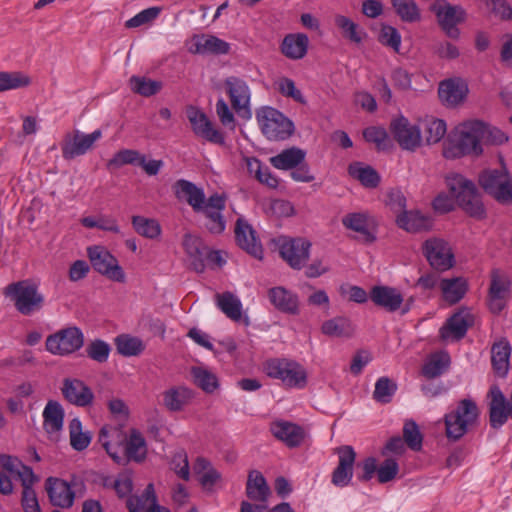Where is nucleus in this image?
Segmentation results:
<instances>
[{"label":"nucleus","instance_id":"f257e3e1","mask_svg":"<svg viewBox=\"0 0 512 512\" xmlns=\"http://www.w3.org/2000/svg\"><path fill=\"white\" fill-rule=\"evenodd\" d=\"M446 185L456 200L457 205L470 217L477 220L486 218V208L481 193L475 183L461 174L446 176Z\"/></svg>","mask_w":512,"mask_h":512},{"label":"nucleus","instance_id":"f03ea898","mask_svg":"<svg viewBox=\"0 0 512 512\" xmlns=\"http://www.w3.org/2000/svg\"><path fill=\"white\" fill-rule=\"evenodd\" d=\"M479 120H470L459 124L450 135L449 143L444 148L446 158L456 159L463 156L478 157L482 155L479 133Z\"/></svg>","mask_w":512,"mask_h":512},{"label":"nucleus","instance_id":"7ed1b4c3","mask_svg":"<svg viewBox=\"0 0 512 512\" xmlns=\"http://www.w3.org/2000/svg\"><path fill=\"white\" fill-rule=\"evenodd\" d=\"M499 169L483 170L478 176L480 187L495 201L502 205L512 204V178L504 159L500 156Z\"/></svg>","mask_w":512,"mask_h":512},{"label":"nucleus","instance_id":"20e7f679","mask_svg":"<svg viewBox=\"0 0 512 512\" xmlns=\"http://www.w3.org/2000/svg\"><path fill=\"white\" fill-rule=\"evenodd\" d=\"M479 409L471 399L461 400L456 409L444 417L446 437L451 441L460 440L471 427L477 424Z\"/></svg>","mask_w":512,"mask_h":512},{"label":"nucleus","instance_id":"39448f33","mask_svg":"<svg viewBox=\"0 0 512 512\" xmlns=\"http://www.w3.org/2000/svg\"><path fill=\"white\" fill-rule=\"evenodd\" d=\"M4 295L9 297L16 310L25 316L42 309L44 296L39 292L38 285L31 280H21L7 285Z\"/></svg>","mask_w":512,"mask_h":512},{"label":"nucleus","instance_id":"423d86ee","mask_svg":"<svg viewBox=\"0 0 512 512\" xmlns=\"http://www.w3.org/2000/svg\"><path fill=\"white\" fill-rule=\"evenodd\" d=\"M265 372L271 378L280 379L286 386L302 388L307 383L305 369L288 359H270L265 363Z\"/></svg>","mask_w":512,"mask_h":512},{"label":"nucleus","instance_id":"0eeeda50","mask_svg":"<svg viewBox=\"0 0 512 512\" xmlns=\"http://www.w3.org/2000/svg\"><path fill=\"white\" fill-rule=\"evenodd\" d=\"M435 14L439 27L447 37L458 39L460 30L457 25L466 20V11L460 5H452L446 0H435L430 7Z\"/></svg>","mask_w":512,"mask_h":512},{"label":"nucleus","instance_id":"6e6552de","mask_svg":"<svg viewBox=\"0 0 512 512\" xmlns=\"http://www.w3.org/2000/svg\"><path fill=\"white\" fill-rule=\"evenodd\" d=\"M257 120L262 133L270 140L286 139L294 130L293 123L272 107L261 108L257 112Z\"/></svg>","mask_w":512,"mask_h":512},{"label":"nucleus","instance_id":"1a4fd4ad","mask_svg":"<svg viewBox=\"0 0 512 512\" xmlns=\"http://www.w3.org/2000/svg\"><path fill=\"white\" fill-rule=\"evenodd\" d=\"M84 343L81 330L75 326L60 329L46 338V350L53 355L68 356L78 351Z\"/></svg>","mask_w":512,"mask_h":512},{"label":"nucleus","instance_id":"9d476101","mask_svg":"<svg viewBox=\"0 0 512 512\" xmlns=\"http://www.w3.org/2000/svg\"><path fill=\"white\" fill-rule=\"evenodd\" d=\"M224 85L236 114L243 119H250L252 116L251 90L247 82L240 77L230 76L225 79Z\"/></svg>","mask_w":512,"mask_h":512},{"label":"nucleus","instance_id":"9b49d317","mask_svg":"<svg viewBox=\"0 0 512 512\" xmlns=\"http://www.w3.org/2000/svg\"><path fill=\"white\" fill-rule=\"evenodd\" d=\"M489 422L492 428L499 429L508 420L512 419V394L507 399L497 385L491 386L488 392Z\"/></svg>","mask_w":512,"mask_h":512},{"label":"nucleus","instance_id":"f8f14e48","mask_svg":"<svg viewBox=\"0 0 512 512\" xmlns=\"http://www.w3.org/2000/svg\"><path fill=\"white\" fill-rule=\"evenodd\" d=\"M475 316L468 308H460L452 314L440 329L444 341H459L465 337L467 330L474 325Z\"/></svg>","mask_w":512,"mask_h":512},{"label":"nucleus","instance_id":"ddd939ff","mask_svg":"<svg viewBox=\"0 0 512 512\" xmlns=\"http://www.w3.org/2000/svg\"><path fill=\"white\" fill-rule=\"evenodd\" d=\"M423 253L435 270L445 271L453 266L454 255L448 243L443 239L426 240L423 244Z\"/></svg>","mask_w":512,"mask_h":512},{"label":"nucleus","instance_id":"4468645a","mask_svg":"<svg viewBox=\"0 0 512 512\" xmlns=\"http://www.w3.org/2000/svg\"><path fill=\"white\" fill-rule=\"evenodd\" d=\"M390 131L395 141L402 149L414 151L421 145V130L412 125L403 116L393 119L390 123Z\"/></svg>","mask_w":512,"mask_h":512},{"label":"nucleus","instance_id":"2eb2a0df","mask_svg":"<svg viewBox=\"0 0 512 512\" xmlns=\"http://www.w3.org/2000/svg\"><path fill=\"white\" fill-rule=\"evenodd\" d=\"M225 206V195L215 193L207 199L206 204L201 208L200 212L207 218L205 226L210 233L221 234L224 232L226 221L222 215V211L225 209Z\"/></svg>","mask_w":512,"mask_h":512},{"label":"nucleus","instance_id":"dca6fc26","mask_svg":"<svg viewBox=\"0 0 512 512\" xmlns=\"http://www.w3.org/2000/svg\"><path fill=\"white\" fill-rule=\"evenodd\" d=\"M339 457L337 467L332 472L331 482L337 487H346L353 477L356 453L352 446L343 445L335 449Z\"/></svg>","mask_w":512,"mask_h":512},{"label":"nucleus","instance_id":"f3484780","mask_svg":"<svg viewBox=\"0 0 512 512\" xmlns=\"http://www.w3.org/2000/svg\"><path fill=\"white\" fill-rule=\"evenodd\" d=\"M311 243L304 238L284 241L280 246V255L291 268L300 270L308 261Z\"/></svg>","mask_w":512,"mask_h":512},{"label":"nucleus","instance_id":"a211bd4d","mask_svg":"<svg viewBox=\"0 0 512 512\" xmlns=\"http://www.w3.org/2000/svg\"><path fill=\"white\" fill-rule=\"evenodd\" d=\"M511 282L509 278L495 269L491 273L489 288V308L493 313H500L506 306Z\"/></svg>","mask_w":512,"mask_h":512},{"label":"nucleus","instance_id":"6ab92c4d","mask_svg":"<svg viewBox=\"0 0 512 512\" xmlns=\"http://www.w3.org/2000/svg\"><path fill=\"white\" fill-rule=\"evenodd\" d=\"M186 114L196 135L212 143H224L222 133L213 128L212 123L209 121L205 113L194 106H190L187 108Z\"/></svg>","mask_w":512,"mask_h":512},{"label":"nucleus","instance_id":"aec40b11","mask_svg":"<svg viewBox=\"0 0 512 512\" xmlns=\"http://www.w3.org/2000/svg\"><path fill=\"white\" fill-rule=\"evenodd\" d=\"M95 141L96 131L90 134L80 131L67 133L61 143L62 155L67 160L74 159L85 154Z\"/></svg>","mask_w":512,"mask_h":512},{"label":"nucleus","instance_id":"412c9836","mask_svg":"<svg viewBox=\"0 0 512 512\" xmlns=\"http://www.w3.org/2000/svg\"><path fill=\"white\" fill-rule=\"evenodd\" d=\"M50 503L60 508H70L75 499V493L69 483L56 477H48L45 481Z\"/></svg>","mask_w":512,"mask_h":512},{"label":"nucleus","instance_id":"4be33fe9","mask_svg":"<svg viewBox=\"0 0 512 512\" xmlns=\"http://www.w3.org/2000/svg\"><path fill=\"white\" fill-rule=\"evenodd\" d=\"M61 393L67 402L79 407L91 404L94 399L92 390L83 381L74 378L63 380Z\"/></svg>","mask_w":512,"mask_h":512},{"label":"nucleus","instance_id":"5701e85b","mask_svg":"<svg viewBox=\"0 0 512 512\" xmlns=\"http://www.w3.org/2000/svg\"><path fill=\"white\" fill-rule=\"evenodd\" d=\"M468 94V86L460 78L447 79L439 84L438 95L447 107H455L462 103Z\"/></svg>","mask_w":512,"mask_h":512},{"label":"nucleus","instance_id":"b1692460","mask_svg":"<svg viewBox=\"0 0 512 512\" xmlns=\"http://www.w3.org/2000/svg\"><path fill=\"white\" fill-rule=\"evenodd\" d=\"M173 191L178 200H185L196 213H199L207 202L203 189L185 179L177 180L173 185Z\"/></svg>","mask_w":512,"mask_h":512},{"label":"nucleus","instance_id":"393cba45","mask_svg":"<svg viewBox=\"0 0 512 512\" xmlns=\"http://www.w3.org/2000/svg\"><path fill=\"white\" fill-rule=\"evenodd\" d=\"M183 247L188 256L191 268L197 273L205 270V260L209 248L200 237L187 233L183 237Z\"/></svg>","mask_w":512,"mask_h":512},{"label":"nucleus","instance_id":"a878e982","mask_svg":"<svg viewBox=\"0 0 512 512\" xmlns=\"http://www.w3.org/2000/svg\"><path fill=\"white\" fill-rule=\"evenodd\" d=\"M369 298L378 307L387 312H395L404 301L402 294L393 287L377 285L371 288Z\"/></svg>","mask_w":512,"mask_h":512},{"label":"nucleus","instance_id":"bb28decb","mask_svg":"<svg viewBox=\"0 0 512 512\" xmlns=\"http://www.w3.org/2000/svg\"><path fill=\"white\" fill-rule=\"evenodd\" d=\"M235 239L240 248L255 258L261 259L262 246L255 237V231L251 225L242 218H239L236 222Z\"/></svg>","mask_w":512,"mask_h":512},{"label":"nucleus","instance_id":"cd10ccee","mask_svg":"<svg viewBox=\"0 0 512 512\" xmlns=\"http://www.w3.org/2000/svg\"><path fill=\"white\" fill-rule=\"evenodd\" d=\"M43 429L51 439H56L64 425L65 412L62 405L56 400H48L43 413Z\"/></svg>","mask_w":512,"mask_h":512},{"label":"nucleus","instance_id":"c85d7f7f","mask_svg":"<svg viewBox=\"0 0 512 512\" xmlns=\"http://www.w3.org/2000/svg\"><path fill=\"white\" fill-rule=\"evenodd\" d=\"M270 431L290 448L300 446L305 437V432L300 426L288 421L273 422Z\"/></svg>","mask_w":512,"mask_h":512},{"label":"nucleus","instance_id":"c756f323","mask_svg":"<svg viewBox=\"0 0 512 512\" xmlns=\"http://www.w3.org/2000/svg\"><path fill=\"white\" fill-rule=\"evenodd\" d=\"M395 222L399 228L409 233L429 231L433 226L431 218L418 210L404 211V213L396 216Z\"/></svg>","mask_w":512,"mask_h":512},{"label":"nucleus","instance_id":"7c9ffc66","mask_svg":"<svg viewBox=\"0 0 512 512\" xmlns=\"http://www.w3.org/2000/svg\"><path fill=\"white\" fill-rule=\"evenodd\" d=\"M230 45L226 41L213 35H195L192 38L189 52L193 54L211 53L216 55L227 54Z\"/></svg>","mask_w":512,"mask_h":512},{"label":"nucleus","instance_id":"2f4dec72","mask_svg":"<svg viewBox=\"0 0 512 512\" xmlns=\"http://www.w3.org/2000/svg\"><path fill=\"white\" fill-rule=\"evenodd\" d=\"M268 298L271 304L281 312L292 315L298 314L299 312L297 295L282 286L269 289Z\"/></svg>","mask_w":512,"mask_h":512},{"label":"nucleus","instance_id":"473e14b6","mask_svg":"<svg viewBox=\"0 0 512 512\" xmlns=\"http://www.w3.org/2000/svg\"><path fill=\"white\" fill-rule=\"evenodd\" d=\"M123 441L121 431L117 428L104 426L101 428L98 442H100L107 454L116 462L121 463L125 460L122 455L123 449L120 444Z\"/></svg>","mask_w":512,"mask_h":512},{"label":"nucleus","instance_id":"72a5a7b5","mask_svg":"<svg viewBox=\"0 0 512 512\" xmlns=\"http://www.w3.org/2000/svg\"><path fill=\"white\" fill-rule=\"evenodd\" d=\"M98 273L111 281L124 283L126 275L118 260L105 248L98 247Z\"/></svg>","mask_w":512,"mask_h":512},{"label":"nucleus","instance_id":"f704fd0d","mask_svg":"<svg viewBox=\"0 0 512 512\" xmlns=\"http://www.w3.org/2000/svg\"><path fill=\"white\" fill-rule=\"evenodd\" d=\"M246 496L259 503L267 502L271 495V489L263 474L258 470H251L248 473L246 482Z\"/></svg>","mask_w":512,"mask_h":512},{"label":"nucleus","instance_id":"c9c22d12","mask_svg":"<svg viewBox=\"0 0 512 512\" xmlns=\"http://www.w3.org/2000/svg\"><path fill=\"white\" fill-rule=\"evenodd\" d=\"M511 351V345L505 338L492 345L491 363L493 371L497 376L505 377L508 374Z\"/></svg>","mask_w":512,"mask_h":512},{"label":"nucleus","instance_id":"e433bc0d","mask_svg":"<svg viewBox=\"0 0 512 512\" xmlns=\"http://www.w3.org/2000/svg\"><path fill=\"white\" fill-rule=\"evenodd\" d=\"M193 396V391L187 387H172L163 392V404L169 411L177 412L182 410Z\"/></svg>","mask_w":512,"mask_h":512},{"label":"nucleus","instance_id":"4c0bfd02","mask_svg":"<svg viewBox=\"0 0 512 512\" xmlns=\"http://www.w3.org/2000/svg\"><path fill=\"white\" fill-rule=\"evenodd\" d=\"M308 36L302 33L287 35L281 46L282 53L290 59H302L308 50Z\"/></svg>","mask_w":512,"mask_h":512},{"label":"nucleus","instance_id":"58836bf2","mask_svg":"<svg viewBox=\"0 0 512 512\" xmlns=\"http://www.w3.org/2000/svg\"><path fill=\"white\" fill-rule=\"evenodd\" d=\"M124 458L129 461L140 463L144 461L147 454L146 441L137 429H131L124 448Z\"/></svg>","mask_w":512,"mask_h":512},{"label":"nucleus","instance_id":"ea45409f","mask_svg":"<svg viewBox=\"0 0 512 512\" xmlns=\"http://www.w3.org/2000/svg\"><path fill=\"white\" fill-rule=\"evenodd\" d=\"M354 330L350 319L342 316L326 320L321 326V332L332 338H350L354 334Z\"/></svg>","mask_w":512,"mask_h":512},{"label":"nucleus","instance_id":"a19ab883","mask_svg":"<svg viewBox=\"0 0 512 512\" xmlns=\"http://www.w3.org/2000/svg\"><path fill=\"white\" fill-rule=\"evenodd\" d=\"M305 155L306 153L304 150L297 147H291L283 150L278 155L271 157L270 163L277 169L291 170L304 162Z\"/></svg>","mask_w":512,"mask_h":512},{"label":"nucleus","instance_id":"79ce46f5","mask_svg":"<svg viewBox=\"0 0 512 512\" xmlns=\"http://www.w3.org/2000/svg\"><path fill=\"white\" fill-rule=\"evenodd\" d=\"M215 298L218 308L228 318L233 321L242 320V304L238 297L233 293L226 291L223 293H217Z\"/></svg>","mask_w":512,"mask_h":512},{"label":"nucleus","instance_id":"37998d69","mask_svg":"<svg viewBox=\"0 0 512 512\" xmlns=\"http://www.w3.org/2000/svg\"><path fill=\"white\" fill-rule=\"evenodd\" d=\"M342 224L350 230H353L361 234L363 240L367 243L375 241L376 237L373 232L370 231L368 218L362 213H350L342 219Z\"/></svg>","mask_w":512,"mask_h":512},{"label":"nucleus","instance_id":"c03bdc74","mask_svg":"<svg viewBox=\"0 0 512 512\" xmlns=\"http://www.w3.org/2000/svg\"><path fill=\"white\" fill-rule=\"evenodd\" d=\"M395 14L405 23L421 21L422 14L415 0H391Z\"/></svg>","mask_w":512,"mask_h":512},{"label":"nucleus","instance_id":"a18cd8bd","mask_svg":"<svg viewBox=\"0 0 512 512\" xmlns=\"http://www.w3.org/2000/svg\"><path fill=\"white\" fill-rule=\"evenodd\" d=\"M441 290L444 299L449 304H455L464 297L467 291V283L462 278L443 279L441 281Z\"/></svg>","mask_w":512,"mask_h":512},{"label":"nucleus","instance_id":"49530a36","mask_svg":"<svg viewBox=\"0 0 512 512\" xmlns=\"http://www.w3.org/2000/svg\"><path fill=\"white\" fill-rule=\"evenodd\" d=\"M154 503H157V497L153 484L149 483L141 495L131 494L126 499V508L129 512H141L147 506H153Z\"/></svg>","mask_w":512,"mask_h":512},{"label":"nucleus","instance_id":"de8ad7c7","mask_svg":"<svg viewBox=\"0 0 512 512\" xmlns=\"http://www.w3.org/2000/svg\"><path fill=\"white\" fill-rule=\"evenodd\" d=\"M450 365V356L446 352H439L431 355L422 368V374L433 379L442 375Z\"/></svg>","mask_w":512,"mask_h":512},{"label":"nucleus","instance_id":"09e8293b","mask_svg":"<svg viewBox=\"0 0 512 512\" xmlns=\"http://www.w3.org/2000/svg\"><path fill=\"white\" fill-rule=\"evenodd\" d=\"M348 172L367 188H375L380 182L378 172L371 166L362 167L360 163L355 162L349 165Z\"/></svg>","mask_w":512,"mask_h":512},{"label":"nucleus","instance_id":"8fccbe9b","mask_svg":"<svg viewBox=\"0 0 512 512\" xmlns=\"http://www.w3.org/2000/svg\"><path fill=\"white\" fill-rule=\"evenodd\" d=\"M129 83L131 90L143 97L153 96L163 87V83L161 81L141 76H132L129 79Z\"/></svg>","mask_w":512,"mask_h":512},{"label":"nucleus","instance_id":"3c124183","mask_svg":"<svg viewBox=\"0 0 512 512\" xmlns=\"http://www.w3.org/2000/svg\"><path fill=\"white\" fill-rule=\"evenodd\" d=\"M70 445L76 451H83L91 443L89 432L82 431V424L78 418H74L69 423Z\"/></svg>","mask_w":512,"mask_h":512},{"label":"nucleus","instance_id":"603ef678","mask_svg":"<svg viewBox=\"0 0 512 512\" xmlns=\"http://www.w3.org/2000/svg\"><path fill=\"white\" fill-rule=\"evenodd\" d=\"M117 351L126 357L137 356L143 352L145 345L137 337L130 335H120L115 339Z\"/></svg>","mask_w":512,"mask_h":512},{"label":"nucleus","instance_id":"864d4df0","mask_svg":"<svg viewBox=\"0 0 512 512\" xmlns=\"http://www.w3.org/2000/svg\"><path fill=\"white\" fill-rule=\"evenodd\" d=\"M335 24L339 29H341L343 37L354 43H361L363 38L366 36V33L360 29L355 22L346 16L337 15L335 17Z\"/></svg>","mask_w":512,"mask_h":512},{"label":"nucleus","instance_id":"5fc2aeb1","mask_svg":"<svg viewBox=\"0 0 512 512\" xmlns=\"http://www.w3.org/2000/svg\"><path fill=\"white\" fill-rule=\"evenodd\" d=\"M396 391L397 383L395 381L386 376L380 377L375 383L373 399L382 404L390 403Z\"/></svg>","mask_w":512,"mask_h":512},{"label":"nucleus","instance_id":"6e6d98bb","mask_svg":"<svg viewBox=\"0 0 512 512\" xmlns=\"http://www.w3.org/2000/svg\"><path fill=\"white\" fill-rule=\"evenodd\" d=\"M402 439L412 451L418 452L422 449L423 435L414 420L408 419L404 422Z\"/></svg>","mask_w":512,"mask_h":512},{"label":"nucleus","instance_id":"4d7b16f0","mask_svg":"<svg viewBox=\"0 0 512 512\" xmlns=\"http://www.w3.org/2000/svg\"><path fill=\"white\" fill-rule=\"evenodd\" d=\"M30 78L22 72L0 71V92L26 87Z\"/></svg>","mask_w":512,"mask_h":512},{"label":"nucleus","instance_id":"13d9d810","mask_svg":"<svg viewBox=\"0 0 512 512\" xmlns=\"http://www.w3.org/2000/svg\"><path fill=\"white\" fill-rule=\"evenodd\" d=\"M132 224L135 231L146 238L154 239L160 235L161 227L158 221L142 216H133Z\"/></svg>","mask_w":512,"mask_h":512},{"label":"nucleus","instance_id":"bf43d9fd","mask_svg":"<svg viewBox=\"0 0 512 512\" xmlns=\"http://www.w3.org/2000/svg\"><path fill=\"white\" fill-rule=\"evenodd\" d=\"M479 126L481 146L484 144L501 145L508 141V136L500 129L490 126L482 121H479Z\"/></svg>","mask_w":512,"mask_h":512},{"label":"nucleus","instance_id":"052dcab7","mask_svg":"<svg viewBox=\"0 0 512 512\" xmlns=\"http://www.w3.org/2000/svg\"><path fill=\"white\" fill-rule=\"evenodd\" d=\"M191 374L195 384L207 393H212L218 387L217 377L206 369L193 367Z\"/></svg>","mask_w":512,"mask_h":512},{"label":"nucleus","instance_id":"680f3d73","mask_svg":"<svg viewBox=\"0 0 512 512\" xmlns=\"http://www.w3.org/2000/svg\"><path fill=\"white\" fill-rule=\"evenodd\" d=\"M424 133L427 144L438 143L446 134V123L441 119L426 120Z\"/></svg>","mask_w":512,"mask_h":512},{"label":"nucleus","instance_id":"e2e57ef3","mask_svg":"<svg viewBox=\"0 0 512 512\" xmlns=\"http://www.w3.org/2000/svg\"><path fill=\"white\" fill-rule=\"evenodd\" d=\"M104 486L111 485L119 498H128L133 490V480L130 474L123 473L118 475V477L112 480L110 483L108 479H104Z\"/></svg>","mask_w":512,"mask_h":512},{"label":"nucleus","instance_id":"0e129e2a","mask_svg":"<svg viewBox=\"0 0 512 512\" xmlns=\"http://www.w3.org/2000/svg\"><path fill=\"white\" fill-rule=\"evenodd\" d=\"M378 40L384 46L390 47L395 52H399L401 45V35L395 27L390 25H382Z\"/></svg>","mask_w":512,"mask_h":512},{"label":"nucleus","instance_id":"69168bd1","mask_svg":"<svg viewBox=\"0 0 512 512\" xmlns=\"http://www.w3.org/2000/svg\"><path fill=\"white\" fill-rule=\"evenodd\" d=\"M399 472V465L395 458H386L377 469V479L381 484L394 480Z\"/></svg>","mask_w":512,"mask_h":512},{"label":"nucleus","instance_id":"338daca9","mask_svg":"<svg viewBox=\"0 0 512 512\" xmlns=\"http://www.w3.org/2000/svg\"><path fill=\"white\" fill-rule=\"evenodd\" d=\"M278 91L285 97L292 98L300 104H306V99L302 92L296 87L295 82L287 77L280 78L277 82Z\"/></svg>","mask_w":512,"mask_h":512},{"label":"nucleus","instance_id":"774afa93","mask_svg":"<svg viewBox=\"0 0 512 512\" xmlns=\"http://www.w3.org/2000/svg\"><path fill=\"white\" fill-rule=\"evenodd\" d=\"M486 7L502 20H512V7L507 0H481Z\"/></svg>","mask_w":512,"mask_h":512}]
</instances>
